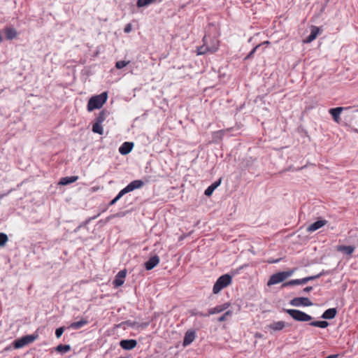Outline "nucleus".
Segmentation results:
<instances>
[{
    "label": "nucleus",
    "instance_id": "nucleus-1",
    "mask_svg": "<svg viewBox=\"0 0 358 358\" xmlns=\"http://www.w3.org/2000/svg\"><path fill=\"white\" fill-rule=\"evenodd\" d=\"M203 45L197 48V55L213 54L220 47V41L216 37L205 35L203 38Z\"/></svg>",
    "mask_w": 358,
    "mask_h": 358
},
{
    "label": "nucleus",
    "instance_id": "nucleus-2",
    "mask_svg": "<svg viewBox=\"0 0 358 358\" xmlns=\"http://www.w3.org/2000/svg\"><path fill=\"white\" fill-rule=\"evenodd\" d=\"M108 99V93L103 92L101 94L92 96L87 103V110L92 111L94 109L101 108L106 102Z\"/></svg>",
    "mask_w": 358,
    "mask_h": 358
},
{
    "label": "nucleus",
    "instance_id": "nucleus-3",
    "mask_svg": "<svg viewBox=\"0 0 358 358\" xmlns=\"http://www.w3.org/2000/svg\"><path fill=\"white\" fill-rule=\"evenodd\" d=\"M343 111H348L350 113H358V107H336L329 109V113L332 116L334 121L336 122V123H339L341 121L340 115Z\"/></svg>",
    "mask_w": 358,
    "mask_h": 358
},
{
    "label": "nucleus",
    "instance_id": "nucleus-4",
    "mask_svg": "<svg viewBox=\"0 0 358 358\" xmlns=\"http://www.w3.org/2000/svg\"><path fill=\"white\" fill-rule=\"evenodd\" d=\"M294 270H290V271H281V272H278V273L273 274L270 277V278L267 282V285L271 286V285H276V284L283 282L287 278L292 275V274L294 273Z\"/></svg>",
    "mask_w": 358,
    "mask_h": 358
},
{
    "label": "nucleus",
    "instance_id": "nucleus-5",
    "mask_svg": "<svg viewBox=\"0 0 358 358\" xmlns=\"http://www.w3.org/2000/svg\"><path fill=\"white\" fill-rule=\"evenodd\" d=\"M231 283V275L224 274L218 278L215 282L213 292L214 294L219 293L222 289L225 288Z\"/></svg>",
    "mask_w": 358,
    "mask_h": 358
},
{
    "label": "nucleus",
    "instance_id": "nucleus-6",
    "mask_svg": "<svg viewBox=\"0 0 358 358\" xmlns=\"http://www.w3.org/2000/svg\"><path fill=\"white\" fill-rule=\"evenodd\" d=\"M283 311L289 314L296 321L308 322L313 319L312 316L299 310L283 308Z\"/></svg>",
    "mask_w": 358,
    "mask_h": 358
},
{
    "label": "nucleus",
    "instance_id": "nucleus-7",
    "mask_svg": "<svg viewBox=\"0 0 358 358\" xmlns=\"http://www.w3.org/2000/svg\"><path fill=\"white\" fill-rule=\"evenodd\" d=\"M38 338L37 334H31L22 336V338L14 341L13 346L15 349L21 348L26 345L31 343Z\"/></svg>",
    "mask_w": 358,
    "mask_h": 358
},
{
    "label": "nucleus",
    "instance_id": "nucleus-8",
    "mask_svg": "<svg viewBox=\"0 0 358 358\" xmlns=\"http://www.w3.org/2000/svg\"><path fill=\"white\" fill-rule=\"evenodd\" d=\"M289 304L295 307H300L311 306L313 303L307 297H295L290 301Z\"/></svg>",
    "mask_w": 358,
    "mask_h": 358
},
{
    "label": "nucleus",
    "instance_id": "nucleus-9",
    "mask_svg": "<svg viewBox=\"0 0 358 358\" xmlns=\"http://www.w3.org/2000/svg\"><path fill=\"white\" fill-rule=\"evenodd\" d=\"M289 326V324H288L284 321H274L270 324H268L267 327L270 330H272L273 331H278L282 330L285 327Z\"/></svg>",
    "mask_w": 358,
    "mask_h": 358
},
{
    "label": "nucleus",
    "instance_id": "nucleus-10",
    "mask_svg": "<svg viewBox=\"0 0 358 358\" xmlns=\"http://www.w3.org/2000/svg\"><path fill=\"white\" fill-rule=\"evenodd\" d=\"M126 274V270H121L117 273L115 278L113 282L114 287H117L123 285Z\"/></svg>",
    "mask_w": 358,
    "mask_h": 358
},
{
    "label": "nucleus",
    "instance_id": "nucleus-11",
    "mask_svg": "<svg viewBox=\"0 0 358 358\" xmlns=\"http://www.w3.org/2000/svg\"><path fill=\"white\" fill-rule=\"evenodd\" d=\"M137 345V341L134 339L122 340L120 342V347L125 350H131Z\"/></svg>",
    "mask_w": 358,
    "mask_h": 358
},
{
    "label": "nucleus",
    "instance_id": "nucleus-12",
    "mask_svg": "<svg viewBox=\"0 0 358 358\" xmlns=\"http://www.w3.org/2000/svg\"><path fill=\"white\" fill-rule=\"evenodd\" d=\"M327 222L328 221L326 220H319L313 222V224H310L307 227L306 231L309 233L313 232L326 225Z\"/></svg>",
    "mask_w": 358,
    "mask_h": 358
},
{
    "label": "nucleus",
    "instance_id": "nucleus-13",
    "mask_svg": "<svg viewBox=\"0 0 358 358\" xmlns=\"http://www.w3.org/2000/svg\"><path fill=\"white\" fill-rule=\"evenodd\" d=\"M230 305V303L227 302L223 304L216 306L214 308H210L208 309V316L222 313L224 310H227L228 308H229Z\"/></svg>",
    "mask_w": 358,
    "mask_h": 358
},
{
    "label": "nucleus",
    "instance_id": "nucleus-14",
    "mask_svg": "<svg viewBox=\"0 0 358 358\" xmlns=\"http://www.w3.org/2000/svg\"><path fill=\"white\" fill-rule=\"evenodd\" d=\"M159 257L157 255L151 257L147 262H145L144 266L146 270L150 271L154 268L159 263Z\"/></svg>",
    "mask_w": 358,
    "mask_h": 358
},
{
    "label": "nucleus",
    "instance_id": "nucleus-15",
    "mask_svg": "<svg viewBox=\"0 0 358 358\" xmlns=\"http://www.w3.org/2000/svg\"><path fill=\"white\" fill-rule=\"evenodd\" d=\"M196 334L194 331H187L185 334L182 345L187 347L190 345L195 339Z\"/></svg>",
    "mask_w": 358,
    "mask_h": 358
},
{
    "label": "nucleus",
    "instance_id": "nucleus-16",
    "mask_svg": "<svg viewBox=\"0 0 358 358\" xmlns=\"http://www.w3.org/2000/svg\"><path fill=\"white\" fill-rule=\"evenodd\" d=\"M134 143L132 142H124L119 148V152L122 155L129 154L133 149Z\"/></svg>",
    "mask_w": 358,
    "mask_h": 358
},
{
    "label": "nucleus",
    "instance_id": "nucleus-17",
    "mask_svg": "<svg viewBox=\"0 0 358 358\" xmlns=\"http://www.w3.org/2000/svg\"><path fill=\"white\" fill-rule=\"evenodd\" d=\"M145 185V182L141 180H135L129 183L126 187L129 192H132L136 189L141 188Z\"/></svg>",
    "mask_w": 358,
    "mask_h": 358
},
{
    "label": "nucleus",
    "instance_id": "nucleus-18",
    "mask_svg": "<svg viewBox=\"0 0 358 358\" xmlns=\"http://www.w3.org/2000/svg\"><path fill=\"white\" fill-rule=\"evenodd\" d=\"M320 32V29L317 27L313 26L310 29V34L306 37L304 42L310 43L313 41L317 36Z\"/></svg>",
    "mask_w": 358,
    "mask_h": 358
},
{
    "label": "nucleus",
    "instance_id": "nucleus-19",
    "mask_svg": "<svg viewBox=\"0 0 358 358\" xmlns=\"http://www.w3.org/2000/svg\"><path fill=\"white\" fill-rule=\"evenodd\" d=\"M337 314L336 308H331L326 310L322 315L321 317L325 320L334 319Z\"/></svg>",
    "mask_w": 358,
    "mask_h": 358
},
{
    "label": "nucleus",
    "instance_id": "nucleus-20",
    "mask_svg": "<svg viewBox=\"0 0 358 358\" xmlns=\"http://www.w3.org/2000/svg\"><path fill=\"white\" fill-rule=\"evenodd\" d=\"M4 34L6 35V38L8 40H12L16 38L17 35V31L14 28L10 27H6L4 29Z\"/></svg>",
    "mask_w": 358,
    "mask_h": 358
},
{
    "label": "nucleus",
    "instance_id": "nucleus-21",
    "mask_svg": "<svg viewBox=\"0 0 358 358\" xmlns=\"http://www.w3.org/2000/svg\"><path fill=\"white\" fill-rule=\"evenodd\" d=\"M88 320L85 319V318H83L81 319L80 320L78 321V322H72L69 328V329H79L80 328H82L83 327H84L85 325L87 324H88Z\"/></svg>",
    "mask_w": 358,
    "mask_h": 358
},
{
    "label": "nucleus",
    "instance_id": "nucleus-22",
    "mask_svg": "<svg viewBox=\"0 0 358 358\" xmlns=\"http://www.w3.org/2000/svg\"><path fill=\"white\" fill-rule=\"evenodd\" d=\"M78 179V176H77L64 177L60 179L59 185H67L77 181Z\"/></svg>",
    "mask_w": 358,
    "mask_h": 358
},
{
    "label": "nucleus",
    "instance_id": "nucleus-23",
    "mask_svg": "<svg viewBox=\"0 0 358 358\" xmlns=\"http://www.w3.org/2000/svg\"><path fill=\"white\" fill-rule=\"evenodd\" d=\"M221 183V178H220L218 180L212 183L204 192V194L207 196H210L212 195L214 190L220 185Z\"/></svg>",
    "mask_w": 358,
    "mask_h": 358
},
{
    "label": "nucleus",
    "instance_id": "nucleus-24",
    "mask_svg": "<svg viewBox=\"0 0 358 358\" xmlns=\"http://www.w3.org/2000/svg\"><path fill=\"white\" fill-rule=\"evenodd\" d=\"M355 247L352 245H342L339 247L338 250L348 255H350L355 251Z\"/></svg>",
    "mask_w": 358,
    "mask_h": 358
},
{
    "label": "nucleus",
    "instance_id": "nucleus-25",
    "mask_svg": "<svg viewBox=\"0 0 358 358\" xmlns=\"http://www.w3.org/2000/svg\"><path fill=\"white\" fill-rule=\"evenodd\" d=\"M108 114L109 113L108 111L105 110H101L99 113L98 116L96 117L95 122L101 124L103 122L105 121Z\"/></svg>",
    "mask_w": 358,
    "mask_h": 358
},
{
    "label": "nucleus",
    "instance_id": "nucleus-26",
    "mask_svg": "<svg viewBox=\"0 0 358 358\" xmlns=\"http://www.w3.org/2000/svg\"><path fill=\"white\" fill-rule=\"evenodd\" d=\"M310 326L324 329L329 326L327 321H313L310 323Z\"/></svg>",
    "mask_w": 358,
    "mask_h": 358
},
{
    "label": "nucleus",
    "instance_id": "nucleus-27",
    "mask_svg": "<svg viewBox=\"0 0 358 358\" xmlns=\"http://www.w3.org/2000/svg\"><path fill=\"white\" fill-rule=\"evenodd\" d=\"M71 350L70 345H59L56 348V351L62 354H64Z\"/></svg>",
    "mask_w": 358,
    "mask_h": 358
},
{
    "label": "nucleus",
    "instance_id": "nucleus-28",
    "mask_svg": "<svg viewBox=\"0 0 358 358\" xmlns=\"http://www.w3.org/2000/svg\"><path fill=\"white\" fill-rule=\"evenodd\" d=\"M92 130L94 133H96V134H98L100 135L103 134V127L101 126V124L96 122H95V123L93 124Z\"/></svg>",
    "mask_w": 358,
    "mask_h": 358
},
{
    "label": "nucleus",
    "instance_id": "nucleus-29",
    "mask_svg": "<svg viewBox=\"0 0 358 358\" xmlns=\"http://www.w3.org/2000/svg\"><path fill=\"white\" fill-rule=\"evenodd\" d=\"M157 0H138L136 6L138 8L148 6L152 3H154Z\"/></svg>",
    "mask_w": 358,
    "mask_h": 358
},
{
    "label": "nucleus",
    "instance_id": "nucleus-30",
    "mask_svg": "<svg viewBox=\"0 0 358 358\" xmlns=\"http://www.w3.org/2000/svg\"><path fill=\"white\" fill-rule=\"evenodd\" d=\"M130 63L129 61H118L115 63V67L117 69H122Z\"/></svg>",
    "mask_w": 358,
    "mask_h": 358
},
{
    "label": "nucleus",
    "instance_id": "nucleus-31",
    "mask_svg": "<svg viewBox=\"0 0 358 358\" xmlns=\"http://www.w3.org/2000/svg\"><path fill=\"white\" fill-rule=\"evenodd\" d=\"M231 315H232V311L231 310H227L222 316H220L217 319V321L220 322H224V321L227 320V317L231 316Z\"/></svg>",
    "mask_w": 358,
    "mask_h": 358
},
{
    "label": "nucleus",
    "instance_id": "nucleus-32",
    "mask_svg": "<svg viewBox=\"0 0 358 358\" xmlns=\"http://www.w3.org/2000/svg\"><path fill=\"white\" fill-rule=\"evenodd\" d=\"M192 316L199 315L200 317H208V313H203L197 310L196 309H192L189 311Z\"/></svg>",
    "mask_w": 358,
    "mask_h": 358
},
{
    "label": "nucleus",
    "instance_id": "nucleus-33",
    "mask_svg": "<svg viewBox=\"0 0 358 358\" xmlns=\"http://www.w3.org/2000/svg\"><path fill=\"white\" fill-rule=\"evenodd\" d=\"M262 44H259L256 45L250 52L249 54L245 57V60L250 59L253 57L254 54L257 50V49L261 46Z\"/></svg>",
    "mask_w": 358,
    "mask_h": 358
},
{
    "label": "nucleus",
    "instance_id": "nucleus-34",
    "mask_svg": "<svg viewBox=\"0 0 358 358\" xmlns=\"http://www.w3.org/2000/svg\"><path fill=\"white\" fill-rule=\"evenodd\" d=\"M8 241V236L4 233H0V247L4 246Z\"/></svg>",
    "mask_w": 358,
    "mask_h": 358
},
{
    "label": "nucleus",
    "instance_id": "nucleus-35",
    "mask_svg": "<svg viewBox=\"0 0 358 358\" xmlns=\"http://www.w3.org/2000/svg\"><path fill=\"white\" fill-rule=\"evenodd\" d=\"M129 190L125 187L124 188H123L122 190H120L119 192V193L116 196V199H118L120 200L124 194H126L127 193H129Z\"/></svg>",
    "mask_w": 358,
    "mask_h": 358
},
{
    "label": "nucleus",
    "instance_id": "nucleus-36",
    "mask_svg": "<svg viewBox=\"0 0 358 358\" xmlns=\"http://www.w3.org/2000/svg\"><path fill=\"white\" fill-rule=\"evenodd\" d=\"M129 190L125 187L124 188H123L122 190H120L119 192V193L116 196V199H118L120 200L124 194H126L127 193H129Z\"/></svg>",
    "mask_w": 358,
    "mask_h": 358
},
{
    "label": "nucleus",
    "instance_id": "nucleus-37",
    "mask_svg": "<svg viewBox=\"0 0 358 358\" xmlns=\"http://www.w3.org/2000/svg\"><path fill=\"white\" fill-rule=\"evenodd\" d=\"M129 190L125 187L124 188H123L122 190H120L119 192V193L116 196V199H118L120 200L124 194H126L127 193H129Z\"/></svg>",
    "mask_w": 358,
    "mask_h": 358
},
{
    "label": "nucleus",
    "instance_id": "nucleus-38",
    "mask_svg": "<svg viewBox=\"0 0 358 358\" xmlns=\"http://www.w3.org/2000/svg\"><path fill=\"white\" fill-rule=\"evenodd\" d=\"M64 327L57 328L55 331V336L57 338H60L64 331Z\"/></svg>",
    "mask_w": 358,
    "mask_h": 358
},
{
    "label": "nucleus",
    "instance_id": "nucleus-39",
    "mask_svg": "<svg viewBox=\"0 0 358 358\" xmlns=\"http://www.w3.org/2000/svg\"><path fill=\"white\" fill-rule=\"evenodd\" d=\"M322 274H323L322 272H321L315 275H311V276L307 277L308 282H309L310 280H313L317 278H319L320 277H321L322 275Z\"/></svg>",
    "mask_w": 358,
    "mask_h": 358
},
{
    "label": "nucleus",
    "instance_id": "nucleus-40",
    "mask_svg": "<svg viewBox=\"0 0 358 358\" xmlns=\"http://www.w3.org/2000/svg\"><path fill=\"white\" fill-rule=\"evenodd\" d=\"M101 215L100 213H99L96 215H94V217H90L88 218L87 220H85L83 223V224H88L91 220H95L96 218H97L99 215Z\"/></svg>",
    "mask_w": 358,
    "mask_h": 358
},
{
    "label": "nucleus",
    "instance_id": "nucleus-41",
    "mask_svg": "<svg viewBox=\"0 0 358 358\" xmlns=\"http://www.w3.org/2000/svg\"><path fill=\"white\" fill-rule=\"evenodd\" d=\"M293 285H295L294 283V280H291L289 281H287L286 282H284L282 285V287H287V286H293Z\"/></svg>",
    "mask_w": 358,
    "mask_h": 358
},
{
    "label": "nucleus",
    "instance_id": "nucleus-42",
    "mask_svg": "<svg viewBox=\"0 0 358 358\" xmlns=\"http://www.w3.org/2000/svg\"><path fill=\"white\" fill-rule=\"evenodd\" d=\"M131 29H132L131 24H127L124 29V31L125 33H129L131 31Z\"/></svg>",
    "mask_w": 358,
    "mask_h": 358
},
{
    "label": "nucleus",
    "instance_id": "nucleus-43",
    "mask_svg": "<svg viewBox=\"0 0 358 358\" xmlns=\"http://www.w3.org/2000/svg\"><path fill=\"white\" fill-rule=\"evenodd\" d=\"M245 266H246V265H242V266H240L238 268H237L236 270H235V271H231L232 274H233V275H236V274L238 273H239V271H240L241 270H242V269H243L244 267H245Z\"/></svg>",
    "mask_w": 358,
    "mask_h": 358
},
{
    "label": "nucleus",
    "instance_id": "nucleus-44",
    "mask_svg": "<svg viewBox=\"0 0 358 358\" xmlns=\"http://www.w3.org/2000/svg\"><path fill=\"white\" fill-rule=\"evenodd\" d=\"M119 199H116V196L112 199L110 203H108V206H113L114 205Z\"/></svg>",
    "mask_w": 358,
    "mask_h": 358
},
{
    "label": "nucleus",
    "instance_id": "nucleus-45",
    "mask_svg": "<svg viewBox=\"0 0 358 358\" xmlns=\"http://www.w3.org/2000/svg\"><path fill=\"white\" fill-rule=\"evenodd\" d=\"M312 290H313V287H311V286H308L303 289V292H309Z\"/></svg>",
    "mask_w": 358,
    "mask_h": 358
},
{
    "label": "nucleus",
    "instance_id": "nucleus-46",
    "mask_svg": "<svg viewBox=\"0 0 358 358\" xmlns=\"http://www.w3.org/2000/svg\"><path fill=\"white\" fill-rule=\"evenodd\" d=\"M301 285H304L308 282L307 277L300 279Z\"/></svg>",
    "mask_w": 358,
    "mask_h": 358
},
{
    "label": "nucleus",
    "instance_id": "nucleus-47",
    "mask_svg": "<svg viewBox=\"0 0 358 358\" xmlns=\"http://www.w3.org/2000/svg\"><path fill=\"white\" fill-rule=\"evenodd\" d=\"M294 283L295 285H301L300 279H294Z\"/></svg>",
    "mask_w": 358,
    "mask_h": 358
},
{
    "label": "nucleus",
    "instance_id": "nucleus-48",
    "mask_svg": "<svg viewBox=\"0 0 358 358\" xmlns=\"http://www.w3.org/2000/svg\"><path fill=\"white\" fill-rule=\"evenodd\" d=\"M351 131L358 134V129L357 128H351Z\"/></svg>",
    "mask_w": 358,
    "mask_h": 358
},
{
    "label": "nucleus",
    "instance_id": "nucleus-49",
    "mask_svg": "<svg viewBox=\"0 0 358 358\" xmlns=\"http://www.w3.org/2000/svg\"><path fill=\"white\" fill-rule=\"evenodd\" d=\"M108 207V206H107V207H106V208H103V210L100 212V213H102L105 212V211L107 210Z\"/></svg>",
    "mask_w": 358,
    "mask_h": 358
},
{
    "label": "nucleus",
    "instance_id": "nucleus-50",
    "mask_svg": "<svg viewBox=\"0 0 358 358\" xmlns=\"http://www.w3.org/2000/svg\"><path fill=\"white\" fill-rule=\"evenodd\" d=\"M279 262V259H276L275 261L269 262L270 263H277Z\"/></svg>",
    "mask_w": 358,
    "mask_h": 358
},
{
    "label": "nucleus",
    "instance_id": "nucleus-51",
    "mask_svg": "<svg viewBox=\"0 0 358 358\" xmlns=\"http://www.w3.org/2000/svg\"><path fill=\"white\" fill-rule=\"evenodd\" d=\"M264 43L268 44L269 42L268 41H265Z\"/></svg>",
    "mask_w": 358,
    "mask_h": 358
}]
</instances>
